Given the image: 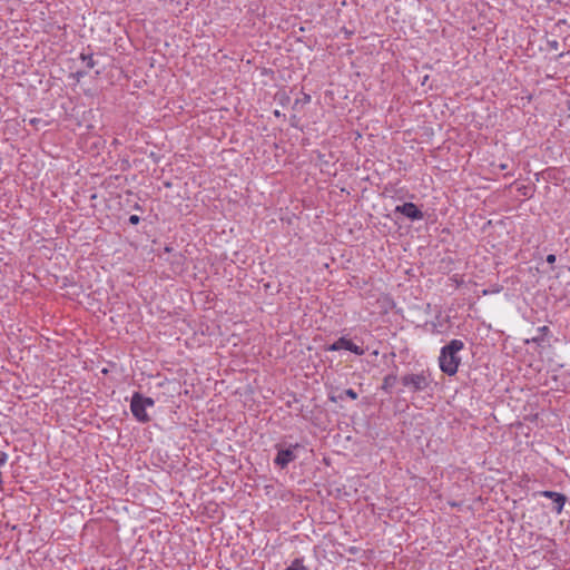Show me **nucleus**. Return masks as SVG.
Here are the masks:
<instances>
[{"label": "nucleus", "instance_id": "nucleus-1", "mask_svg": "<svg viewBox=\"0 0 570 570\" xmlns=\"http://www.w3.org/2000/svg\"><path fill=\"white\" fill-rule=\"evenodd\" d=\"M464 348V343L461 340H451L446 345L441 347L439 356L440 370L452 376L456 374L461 357L459 353Z\"/></svg>", "mask_w": 570, "mask_h": 570}, {"label": "nucleus", "instance_id": "nucleus-2", "mask_svg": "<svg viewBox=\"0 0 570 570\" xmlns=\"http://www.w3.org/2000/svg\"><path fill=\"white\" fill-rule=\"evenodd\" d=\"M155 401L149 396H144L139 392H135L130 400V411L132 416L139 423H147L150 421V416L147 413V409L153 407Z\"/></svg>", "mask_w": 570, "mask_h": 570}, {"label": "nucleus", "instance_id": "nucleus-3", "mask_svg": "<svg viewBox=\"0 0 570 570\" xmlns=\"http://www.w3.org/2000/svg\"><path fill=\"white\" fill-rule=\"evenodd\" d=\"M402 384L411 392L425 391L432 383L431 374L426 371L405 374L401 379Z\"/></svg>", "mask_w": 570, "mask_h": 570}, {"label": "nucleus", "instance_id": "nucleus-4", "mask_svg": "<svg viewBox=\"0 0 570 570\" xmlns=\"http://www.w3.org/2000/svg\"><path fill=\"white\" fill-rule=\"evenodd\" d=\"M301 445L298 443L292 444L286 449L277 446V454L274 459V464L279 469H285L291 462L297 459L296 450H298Z\"/></svg>", "mask_w": 570, "mask_h": 570}, {"label": "nucleus", "instance_id": "nucleus-5", "mask_svg": "<svg viewBox=\"0 0 570 570\" xmlns=\"http://www.w3.org/2000/svg\"><path fill=\"white\" fill-rule=\"evenodd\" d=\"M340 350L350 351V352L354 353L355 355L364 354V350L361 346L354 344L351 340H348L344 336L340 337L337 341H335L333 344H331L326 347V351H331V352H335V351H340Z\"/></svg>", "mask_w": 570, "mask_h": 570}, {"label": "nucleus", "instance_id": "nucleus-6", "mask_svg": "<svg viewBox=\"0 0 570 570\" xmlns=\"http://www.w3.org/2000/svg\"><path fill=\"white\" fill-rule=\"evenodd\" d=\"M395 212L404 215L412 220H421L424 215L414 203H404L395 207Z\"/></svg>", "mask_w": 570, "mask_h": 570}, {"label": "nucleus", "instance_id": "nucleus-7", "mask_svg": "<svg viewBox=\"0 0 570 570\" xmlns=\"http://www.w3.org/2000/svg\"><path fill=\"white\" fill-rule=\"evenodd\" d=\"M539 495L550 499L553 502V504H554L553 509H554L556 513L559 514L562 512L563 507L567 501V498L564 494L554 492V491H550V490H544V491H540Z\"/></svg>", "mask_w": 570, "mask_h": 570}, {"label": "nucleus", "instance_id": "nucleus-8", "mask_svg": "<svg viewBox=\"0 0 570 570\" xmlns=\"http://www.w3.org/2000/svg\"><path fill=\"white\" fill-rule=\"evenodd\" d=\"M285 570H307V568L304 566L303 558H296Z\"/></svg>", "mask_w": 570, "mask_h": 570}, {"label": "nucleus", "instance_id": "nucleus-9", "mask_svg": "<svg viewBox=\"0 0 570 570\" xmlns=\"http://www.w3.org/2000/svg\"><path fill=\"white\" fill-rule=\"evenodd\" d=\"M80 57H81L82 61L86 62V66L88 68H94L95 67V60H94L91 55L81 53Z\"/></svg>", "mask_w": 570, "mask_h": 570}, {"label": "nucleus", "instance_id": "nucleus-10", "mask_svg": "<svg viewBox=\"0 0 570 570\" xmlns=\"http://www.w3.org/2000/svg\"><path fill=\"white\" fill-rule=\"evenodd\" d=\"M344 394L350 397L351 400L357 399V393L353 389H347L344 391Z\"/></svg>", "mask_w": 570, "mask_h": 570}, {"label": "nucleus", "instance_id": "nucleus-11", "mask_svg": "<svg viewBox=\"0 0 570 570\" xmlns=\"http://www.w3.org/2000/svg\"><path fill=\"white\" fill-rule=\"evenodd\" d=\"M395 379H396V377H395V376H392V375L386 376V377L384 379V385H383V389H387V387H389V386H390V385L395 381Z\"/></svg>", "mask_w": 570, "mask_h": 570}, {"label": "nucleus", "instance_id": "nucleus-12", "mask_svg": "<svg viewBox=\"0 0 570 570\" xmlns=\"http://www.w3.org/2000/svg\"><path fill=\"white\" fill-rule=\"evenodd\" d=\"M139 222H140V217H139V216H137V215H131V216L129 217V223H130L131 225H137Z\"/></svg>", "mask_w": 570, "mask_h": 570}, {"label": "nucleus", "instance_id": "nucleus-13", "mask_svg": "<svg viewBox=\"0 0 570 570\" xmlns=\"http://www.w3.org/2000/svg\"><path fill=\"white\" fill-rule=\"evenodd\" d=\"M556 259H557V257H556V255H554V254H549V255L547 256V262H548L549 264H553V263L556 262Z\"/></svg>", "mask_w": 570, "mask_h": 570}, {"label": "nucleus", "instance_id": "nucleus-14", "mask_svg": "<svg viewBox=\"0 0 570 570\" xmlns=\"http://www.w3.org/2000/svg\"><path fill=\"white\" fill-rule=\"evenodd\" d=\"M431 325L433 327V330H432L433 333H441V331L436 328V324L435 323H432Z\"/></svg>", "mask_w": 570, "mask_h": 570}]
</instances>
